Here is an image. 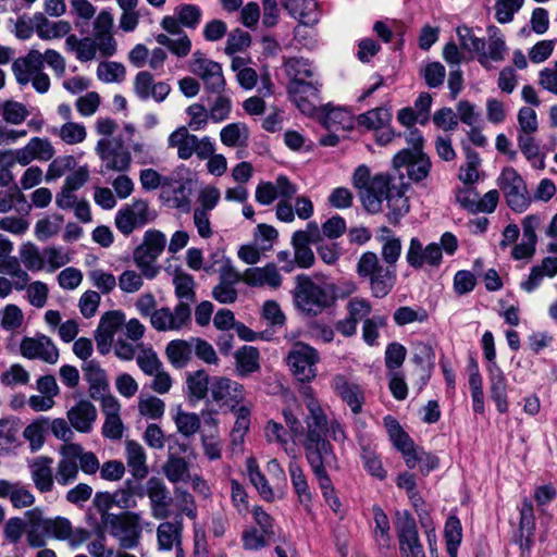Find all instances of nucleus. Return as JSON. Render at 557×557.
Returning <instances> with one entry per match:
<instances>
[{
  "mask_svg": "<svg viewBox=\"0 0 557 557\" xmlns=\"http://www.w3.org/2000/svg\"><path fill=\"white\" fill-rule=\"evenodd\" d=\"M444 535L448 555L450 557H457L458 546L462 539V528L460 520L457 517L451 516L447 519Z\"/></svg>",
  "mask_w": 557,
  "mask_h": 557,
  "instance_id": "nucleus-60",
  "label": "nucleus"
},
{
  "mask_svg": "<svg viewBox=\"0 0 557 557\" xmlns=\"http://www.w3.org/2000/svg\"><path fill=\"white\" fill-rule=\"evenodd\" d=\"M173 285L175 287V296L178 298V302L190 304L195 301V282L193 276L187 273L176 272L173 277Z\"/></svg>",
  "mask_w": 557,
  "mask_h": 557,
  "instance_id": "nucleus-57",
  "label": "nucleus"
},
{
  "mask_svg": "<svg viewBox=\"0 0 557 557\" xmlns=\"http://www.w3.org/2000/svg\"><path fill=\"white\" fill-rule=\"evenodd\" d=\"M247 471H248V476H249L250 482L257 488V491L263 497V499H265L268 502L273 500L274 499L273 491H272L271 486L269 485L268 480L265 479L263 473H261L258 465L256 463V461L253 459H249L247 461Z\"/></svg>",
  "mask_w": 557,
  "mask_h": 557,
  "instance_id": "nucleus-62",
  "label": "nucleus"
},
{
  "mask_svg": "<svg viewBox=\"0 0 557 557\" xmlns=\"http://www.w3.org/2000/svg\"><path fill=\"white\" fill-rule=\"evenodd\" d=\"M146 494L150 500L151 516L158 520L168 519L170 511V493L164 482L156 476L146 483Z\"/></svg>",
  "mask_w": 557,
  "mask_h": 557,
  "instance_id": "nucleus-22",
  "label": "nucleus"
},
{
  "mask_svg": "<svg viewBox=\"0 0 557 557\" xmlns=\"http://www.w3.org/2000/svg\"><path fill=\"white\" fill-rule=\"evenodd\" d=\"M67 419L77 432L89 433L97 419V409L89 400L82 399L67 411Z\"/></svg>",
  "mask_w": 557,
  "mask_h": 557,
  "instance_id": "nucleus-30",
  "label": "nucleus"
},
{
  "mask_svg": "<svg viewBox=\"0 0 557 557\" xmlns=\"http://www.w3.org/2000/svg\"><path fill=\"white\" fill-rule=\"evenodd\" d=\"M405 176H354V185L362 206L370 213H377L384 200L397 215L408 212L409 206L405 197L408 183Z\"/></svg>",
  "mask_w": 557,
  "mask_h": 557,
  "instance_id": "nucleus-1",
  "label": "nucleus"
},
{
  "mask_svg": "<svg viewBox=\"0 0 557 557\" xmlns=\"http://www.w3.org/2000/svg\"><path fill=\"white\" fill-rule=\"evenodd\" d=\"M331 387L347 404L354 414L361 412L364 395L359 385L348 382L342 374H336L331 380Z\"/></svg>",
  "mask_w": 557,
  "mask_h": 557,
  "instance_id": "nucleus-24",
  "label": "nucleus"
},
{
  "mask_svg": "<svg viewBox=\"0 0 557 557\" xmlns=\"http://www.w3.org/2000/svg\"><path fill=\"white\" fill-rule=\"evenodd\" d=\"M507 50L506 42L502 36H491L487 42V50L482 49L478 61L485 69H492V62H502Z\"/></svg>",
  "mask_w": 557,
  "mask_h": 557,
  "instance_id": "nucleus-47",
  "label": "nucleus"
},
{
  "mask_svg": "<svg viewBox=\"0 0 557 557\" xmlns=\"http://www.w3.org/2000/svg\"><path fill=\"white\" fill-rule=\"evenodd\" d=\"M442 248L437 243L423 246L422 242L412 237L406 252V261L409 267L420 270L424 267L438 268L442 263Z\"/></svg>",
  "mask_w": 557,
  "mask_h": 557,
  "instance_id": "nucleus-16",
  "label": "nucleus"
},
{
  "mask_svg": "<svg viewBox=\"0 0 557 557\" xmlns=\"http://www.w3.org/2000/svg\"><path fill=\"white\" fill-rule=\"evenodd\" d=\"M52 459L38 456L29 463L30 478L36 488L41 493L50 492L53 487Z\"/></svg>",
  "mask_w": 557,
  "mask_h": 557,
  "instance_id": "nucleus-32",
  "label": "nucleus"
},
{
  "mask_svg": "<svg viewBox=\"0 0 557 557\" xmlns=\"http://www.w3.org/2000/svg\"><path fill=\"white\" fill-rule=\"evenodd\" d=\"M535 529V518L533 505L530 499L524 498L520 507V548L522 553L529 552L533 544V533Z\"/></svg>",
  "mask_w": 557,
  "mask_h": 557,
  "instance_id": "nucleus-36",
  "label": "nucleus"
},
{
  "mask_svg": "<svg viewBox=\"0 0 557 557\" xmlns=\"http://www.w3.org/2000/svg\"><path fill=\"white\" fill-rule=\"evenodd\" d=\"M85 380L89 384V394L92 399H100V396L109 388V381L106 371L100 363L90 359L82 366Z\"/></svg>",
  "mask_w": 557,
  "mask_h": 557,
  "instance_id": "nucleus-31",
  "label": "nucleus"
},
{
  "mask_svg": "<svg viewBox=\"0 0 557 557\" xmlns=\"http://www.w3.org/2000/svg\"><path fill=\"white\" fill-rule=\"evenodd\" d=\"M333 292V285L327 282L297 275L294 300L299 310L317 315L331 305Z\"/></svg>",
  "mask_w": 557,
  "mask_h": 557,
  "instance_id": "nucleus-5",
  "label": "nucleus"
},
{
  "mask_svg": "<svg viewBox=\"0 0 557 557\" xmlns=\"http://www.w3.org/2000/svg\"><path fill=\"white\" fill-rule=\"evenodd\" d=\"M182 521L161 522L157 528V543L159 550H171L182 544Z\"/></svg>",
  "mask_w": 557,
  "mask_h": 557,
  "instance_id": "nucleus-40",
  "label": "nucleus"
},
{
  "mask_svg": "<svg viewBox=\"0 0 557 557\" xmlns=\"http://www.w3.org/2000/svg\"><path fill=\"white\" fill-rule=\"evenodd\" d=\"M396 529L399 549L405 557H425L416 521L410 516L405 515L399 518Z\"/></svg>",
  "mask_w": 557,
  "mask_h": 557,
  "instance_id": "nucleus-20",
  "label": "nucleus"
},
{
  "mask_svg": "<svg viewBox=\"0 0 557 557\" xmlns=\"http://www.w3.org/2000/svg\"><path fill=\"white\" fill-rule=\"evenodd\" d=\"M44 532L49 539L58 541H67L72 548H77L85 543L88 537V531L84 529H74L71 521L64 517L46 518L44 516Z\"/></svg>",
  "mask_w": 557,
  "mask_h": 557,
  "instance_id": "nucleus-13",
  "label": "nucleus"
},
{
  "mask_svg": "<svg viewBox=\"0 0 557 557\" xmlns=\"http://www.w3.org/2000/svg\"><path fill=\"white\" fill-rule=\"evenodd\" d=\"M168 145L175 148L177 157L182 160L189 159L194 153L200 160H206L215 150L214 144L208 136L199 139L196 135L190 134L186 126H181L170 134Z\"/></svg>",
  "mask_w": 557,
  "mask_h": 557,
  "instance_id": "nucleus-9",
  "label": "nucleus"
},
{
  "mask_svg": "<svg viewBox=\"0 0 557 557\" xmlns=\"http://www.w3.org/2000/svg\"><path fill=\"white\" fill-rule=\"evenodd\" d=\"M391 121L392 113L387 108H375L358 116L359 125L375 131L389 125Z\"/></svg>",
  "mask_w": 557,
  "mask_h": 557,
  "instance_id": "nucleus-56",
  "label": "nucleus"
},
{
  "mask_svg": "<svg viewBox=\"0 0 557 557\" xmlns=\"http://www.w3.org/2000/svg\"><path fill=\"white\" fill-rule=\"evenodd\" d=\"M557 274V258L546 257L541 264L531 269L529 277L521 282L520 287L527 293H532L542 283L545 276L554 277Z\"/></svg>",
  "mask_w": 557,
  "mask_h": 557,
  "instance_id": "nucleus-37",
  "label": "nucleus"
},
{
  "mask_svg": "<svg viewBox=\"0 0 557 557\" xmlns=\"http://www.w3.org/2000/svg\"><path fill=\"white\" fill-rule=\"evenodd\" d=\"M166 244L165 235L157 230H149L144 235V240L134 250V262L146 278L152 280L159 273V268L153 263L163 252Z\"/></svg>",
  "mask_w": 557,
  "mask_h": 557,
  "instance_id": "nucleus-8",
  "label": "nucleus"
},
{
  "mask_svg": "<svg viewBox=\"0 0 557 557\" xmlns=\"http://www.w3.org/2000/svg\"><path fill=\"white\" fill-rule=\"evenodd\" d=\"M282 275L274 263L264 267L248 268L244 271V283L253 287H271L276 289L282 284Z\"/></svg>",
  "mask_w": 557,
  "mask_h": 557,
  "instance_id": "nucleus-27",
  "label": "nucleus"
},
{
  "mask_svg": "<svg viewBox=\"0 0 557 557\" xmlns=\"http://www.w3.org/2000/svg\"><path fill=\"white\" fill-rule=\"evenodd\" d=\"M186 384L189 396L195 400H201L208 395L209 384L211 385V382L205 370H198L188 374Z\"/></svg>",
  "mask_w": 557,
  "mask_h": 557,
  "instance_id": "nucleus-58",
  "label": "nucleus"
},
{
  "mask_svg": "<svg viewBox=\"0 0 557 557\" xmlns=\"http://www.w3.org/2000/svg\"><path fill=\"white\" fill-rule=\"evenodd\" d=\"M462 180V187L456 190V201L466 210L474 213L475 205L479 200V193L473 188V184L480 176H459Z\"/></svg>",
  "mask_w": 557,
  "mask_h": 557,
  "instance_id": "nucleus-50",
  "label": "nucleus"
},
{
  "mask_svg": "<svg viewBox=\"0 0 557 557\" xmlns=\"http://www.w3.org/2000/svg\"><path fill=\"white\" fill-rule=\"evenodd\" d=\"M21 352L28 359H39L50 364H54L59 359L57 346L46 335L25 337L21 343Z\"/></svg>",
  "mask_w": 557,
  "mask_h": 557,
  "instance_id": "nucleus-21",
  "label": "nucleus"
},
{
  "mask_svg": "<svg viewBox=\"0 0 557 557\" xmlns=\"http://www.w3.org/2000/svg\"><path fill=\"white\" fill-rule=\"evenodd\" d=\"M125 74V66L119 62L103 61L97 67L98 79L107 84L123 82Z\"/></svg>",
  "mask_w": 557,
  "mask_h": 557,
  "instance_id": "nucleus-61",
  "label": "nucleus"
},
{
  "mask_svg": "<svg viewBox=\"0 0 557 557\" xmlns=\"http://www.w3.org/2000/svg\"><path fill=\"white\" fill-rule=\"evenodd\" d=\"M194 351L193 337L189 341L174 339L171 341L166 348L165 354L173 367L181 369L187 366L191 359Z\"/></svg>",
  "mask_w": 557,
  "mask_h": 557,
  "instance_id": "nucleus-42",
  "label": "nucleus"
},
{
  "mask_svg": "<svg viewBox=\"0 0 557 557\" xmlns=\"http://www.w3.org/2000/svg\"><path fill=\"white\" fill-rule=\"evenodd\" d=\"M49 430V419L40 417L29 423L23 431V437L28 442L29 449L35 453L42 448Z\"/></svg>",
  "mask_w": 557,
  "mask_h": 557,
  "instance_id": "nucleus-45",
  "label": "nucleus"
},
{
  "mask_svg": "<svg viewBox=\"0 0 557 557\" xmlns=\"http://www.w3.org/2000/svg\"><path fill=\"white\" fill-rule=\"evenodd\" d=\"M126 460L136 479H144L148 474L147 456L139 443L135 441L126 443Z\"/></svg>",
  "mask_w": 557,
  "mask_h": 557,
  "instance_id": "nucleus-44",
  "label": "nucleus"
},
{
  "mask_svg": "<svg viewBox=\"0 0 557 557\" xmlns=\"http://www.w3.org/2000/svg\"><path fill=\"white\" fill-rule=\"evenodd\" d=\"M214 257H216V263L219 267L215 268L214 264L207 267L206 270L208 272H219L220 282L222 283L235 285L240 281L244 282V273L240 274L238 271H236L228 258L221 253H215Z\"/></svg>",
  "mask_w": 557,
  "mask_h": 557,
  "instance_id": "nucleus-52",
  "label": "nucleus"
},
{
  "mask_svg": "<svg viewBox=\"0 0 557 557\" xmlns=\"http://www.w3.org/2000/svg\"><path fill=\"white\" fill-rule=\"evenodd\" d=\"M284 69L290 78L287 86L289 97L302 113H312L321 87L314 66L308 59L293 57L284 62Z\"/></svg>",
  "mask_w": 557,
  "mask_h": 557,
  "instance_id": "nucleus-2",
  "label": "nucleus"
},
{
  "mask_svg": "<svg viewBox=\"0 0 557 557\" xmlns=\"http://www.w3.org/2000/svg\"><path fill=\"white\" fill-rule=\"evenodd\" d=\"M287 364L292 373L301 382H310L317 376V363L320 361L317 349L297 342L287 355Z\"/></svg>",
  "mask_w": 557,
  "mask_h": 557,
  "instance_id": "nucleus-10",
  "label": "nucleus"
},
{
  "mask_svg": "<svg viewBox=\"0 0 557 557\" xmlns=\"http://www.w3.org/2000/svg\"><path fill=\"white\" fill-rule=\"evenodd\" d=\"M134 91L140 100L145 101L151 98L160 103L171 92V86L165 82H154L150 72L141 71L135 76Z\"/></svg>",
  "mask_w": 557,
  "mask_h": 557,
  "instance_id": "nucleus-23",
  "label": "nucleus"
},
{
  "mask_svg": "<svg viewBox=\"0 0 557 557\" xmlns=\"http://www.w3.org/2000/svg\"><path fill=\"white\" fill-rule=\"evenodd\" d=\"M96 152L107 170L127 171L132 160L127 148L117 139H99L96 145Z\"/></svg>",
  "mask_w": 557,
  "mask_h": 557,
  "instance_id": "nucleus-15",
  "label": "nucleus"
},
{
  "mask_svg": "<svg viewBox=\"0 0 557 557\" xmlns=\"http://www.w3.org/2000/svg\"><path fill=\"white\" fill-rule=\"evenodd\" d=\"M283 8L304 26H312L319 21L315 0H280Z\"/></svg>",
  "mask_w": 557,
  "mask_h": 557,
  "instance_id": "nucleus-33",
  "label": "nucleus"
},
{
  "mask_svg": "<svg viewBox=\"0 0 557 557\" xmlns=\"http://www.w3.org/2000/svg\"><path fill=\"white\" fill-rule=\"evenodd\" d=\"M456 35L463 51L476 53L480 55L482 49L485 48V39L475 36L473 29L467 25H460L456 28Z\"/></svg>",
  "mask_w": 557,
  "mask_h": 557,
  "instance_id": "nucleus-54",
  "label": "nucleus"
},
{
  "mask_svg": "<svg viewBox=\"0 0 557 557\" xmlns=\"http://www.w3.org/2000/svg\"><path fill=\"white\" fill-rule=\"evenodd\" d=\"M101 521L104 529L119 540L122 547L134 548L137 546L141 533L139 513L132 511L121 515L106 512L102 515Z\"/></svg>",
  "mask_w": 557,
  "mask_h": 557,
  "instance_id": "nucleus-7",
  "label": "nucleus"
},
{
  "mask_svg": "<svg viewBox=\"0 0 557 557\" xmlns=\"http://www.w3.org/2000/svg\"><path fill=\"white\" fill-rule=\"evenodd\" d=\"M20 258L24 267L32 272L45 269L44 251L41 252L33 243H26L21 247Z\"/></svg>",
  "mask_w": 557,
  "mask_h": 557,
  "instance_id": "nucleus-59",
  "label": "nucleus"
},
{
  "mask_svg": "<svg viewBox=\"0 0 557 557\" xmlns=\"http://www.w3.org/2000/svg\"><path fill=\"white\" fill-rule=\"evenodd\" d=\"M236 373L247 376L260 369L259 350L252 346H243L235 355Z\"/></svg>",
  "mask_w": 557,
  "mask_h": 557,
  "instance_id": "nucleus-43",
  "label": "nucleus"
},
{
  "mask_svg": "<svg viewBox=\"0 0 557 557\" xmlns=\"http://www.w3.org/2000/svg\"><path fill=\"white\" fill-rule=\"evenodd\" d=\"M27 519L26 542L29 547L44 548L47 544V534L44 532V511L34 508L25 512Z\"/></svg>",
  "mask_w": 557,
  "mask_h": 557,
  "instance_id": "nucleus-34",
  "label": "nucleus"
},
{
  "mask_svg": "<svg viewBox=\"0 0 557 557\" xmlns=\"http://www.w3.org/2000/svg\"><path fill=\"white\" fill-rule=\"evenodd\" d=\"M373 518L375 522L374 539L381 549L391 547L392 537L389 534V521L385 512L380 507L373 508Z\"/></svg>",
  "mask_w": 557,
  "mask_h": 557,
  "instance_id": "nucleus-55",
  "label": "nucleus"
},
{
  "mask_svg": "<svg viewBox=\"0 0 557 557\" xmlns=\"http://www.w3.org/2000/svg\"><path fill=\"white\" fill-rule=\"evenodd\" d=\"M191 321V310L187 302H178L174 309L162 307L152 317L151 326L159 332L181 331Z\"/></svg>",
  "mask_w": 557,
  "mask_h": 557,
  "instance_id": "nucleus-14",
  "label": "nucleus"
},
{
  "mask_svg": "<svg viewBox=\"0 0 557 557\" xmlns=\"http://www.w3.org/2000/svg\"><path fill=\"white\" fill-rule=\"evenodd\" d=\"M210 394L218 405L235 410L246 403L245 387L228 377L215 376L211 380Z\"/></svg>",
  "mask_w": 557,
  "mask_h": 557,
  "instance_id": "nucleus-12",
  "label": "nucleus"
},
{
  "mask_svg": "<svg viewBox=\"0 0 557 557\" xmlns=\"http://www.w3.org/2000/svg\"><path fill=\"white\" fill-rule=\"evenodd\" d=\"M361 460L364 469L370 475L379 480H384L386 478V470L383 468L381 459L370 445L361 446Z\"/></svg>",
  "mask_w": 557,
  "mask_h": 557,
  "instance_id": "nucleus-64",
  "label": "nucleus"
},
{
  "mask_svg": "<svg viewBox=\"0 0 557 557\" xmlns=\"http://www.w3.org/2000/svg\"><path fill=\"white\" fill-rule=\"evenodd\" d=\"M356 273L368 284L371 296L379 299L385 298L397 282L396 268L384 263L374 251L360 255L356 263Z\"/></svg>",
  "mask_w": 557,
  "mask_h": 557,
  "instance_id": "nucleus-3",
  "label": "nucleus"
},
{
  "mask_svg": "<svg viewBox=\"0 0 557 557\" xmlns=\"http://www.w3.org/2000/svg\"><path fill=\"white\" fill-rule=\"evenodd\" d=\"M236 417V421L231 431L233 445L237 446L244 442V437L250 428L251 405L243 404L235 410H231Z\"/></svg>",
  "mask_w": 557,
  "mask_h": 557,
  "instance_id": "nucleus-48",
  "label": "nucleus"
},
{
  "mask_svg": "<svg viewBox=\"0 0 557 557\" xmlns=\"http://www.w3.org/2000/svg\"><path fill=\"white\" fill-rule=\"evenodd\" d=\"M491 398L500 413L508 411L507 380L497 363L487 366Z\"/></svg>",
  "mask_w": 557,
  "mask_h": 557,
  "instance_id": "nucleus-29",
  "label": "nucleus"
},
{
  "mask_svg": "<svg viewBox=\"0 0 557 557\" xmlns=\"http://www.w3.org/2000/svg\"><path fill=\"white\" fill-rule=\"evenodd\" d=\"M189 70L202 81H206L207 77L221 72L222 66L218 62L207 59L202 52L196 51L190 60Z\"/></svg>",
  "mask_w": 557,
  "mask_h": 557,
  "instance_id": "nucleus-53",
  "label": "nucleus"
},
{
  "mask_svg": "<svg viewBox=\"0 0 557 557\" xmlns=\"http://www.w3.org/2000/svg\"><path fill=\"white\" fill-rule=\"evenodd\" d=\"M150 221L149 208L145 201H135L119 210L115 216L117 230L128 236L135 228L143 227Z\"/></svg>",
  "mask_w": 557,
  "mask_h": 557,
  "instance_id": "nucleus-19",
  "label": "nucleus"
},
{
  "mask_svg": "<svg viewBox=\"0 0 557 557\" xmlns=\"http://www.w3.org/2000/svg\"><path fill=\"white\" fill-rule=\"evenodd\" d=\"M405 138L412 149H403L394 156V170L406 169L407 174H429L432 163L423 152L424 137L422 133L418 128L411 127L408 128Z\"/></svg>",
  "mask_w": 557,
  "mask_h": 557,
  "instance_id": "nucleus-6",
  "label": "nucleus"
},
{
  "mask_svg": "<svg viewBox=\"0 0 557 557\" xmlns=\"http://www.w3.org/2000/svg\"><path fill=\"white\" fill-rule=\"evenodd\" d=\"M21 425L16 418L0 419V455L10 453L21 445Z\"/></svg>",
  "mask_w": 557,
  "mask_h": 557,
  "instance_id": "nucleus-41",
  "label": "nucleus"
},
{
  "mask_svg": "<svg viewBox=\"0 0 557 557\" xmlns=\"http://www.w3.org/2000/svg\"><path fill=\"white\" fill-rule=\"evenodd\" d=\"M173 420L177 432L185 437L195 435L201 426V420L197 413L184 411L181 407L177 408Z\"/></svg>",
  "mask_w": 557,
  "mask_h": 557,
  "instance_id": "nucleus-51",
  "label": "nucleus"
},
{
  "mask_svg": "<svg viewBox=\"0 0 557 557\" xmlns=\"http://www.w3.org/2000/svg\"><path fill=\"white\" fill-rule=\"evenodd\" d=\"M498 186L512 211L522 213L531 205L532 197L522 176H500Z\"/></svg>",
  "mask_w": 557,
  "mask_h": 557,
  "instance_id": "nucleus-17",
  "label": "nucleus"
},
{
  "mask_svg": "<svg viewBox=\"0 0 557 557\" xmlns=\"http://www.w3.org/2000/svg\"><path fill=\"white\" fill-rule=\"evenodd\" d=\"M77 448L71 444L64 445L61 450V458L58 462L55 480L58 484L66 486L73 483L78 476Z\"/></svg>",
  "mask_w": 557,
  "mask_h": 557,
  "instance_id": "nucleus-28",
  "label": "nucleus"
},
{
  "mask_svg": "<svg viewBox=\"0 0 557 557\" xmlns=\"http://www.w3.org/2000/svg\"><path fill=\"white\" fill-rule=\"evenodd\" d=\"M305 114L314 116L327 129H350L354 126V119L349 110L334 107L332 103L320 104V100L315 102L312 113Z\"/></svg>",
  "mask_w": 557,
  "mask_h": 557,
  "instance_id": "nucleus-18",
  "label": "nucleus"
},
{
  "mask_svg": "<svg viewBox=\"0 0 557 557\" xmlns=\"http://www.w3.org/2000/svg\"><path fill=\"white\" fill-rule=\"evenodd\" d=\"M198 187V182L191 176H171L162 185L161 199L170 207L189 211L190 197Z\"/></svg>",
  "mask_w": 557,
  "mask_h": 557,
  "instance_id": "nucleus-11",
  "label": "nucleus"
},
{
  "mask_svg": "<svg viewBox=\"0 0 557 557\" xmlns=\"http://www.w3.org/2000/svg\"><path fill=\"white\" fill-rule=\"evenodd\" d=\"M288 472L293 487L298 495L300 503L307 506L311 502V493L304 471L297 462L296 455L292 456L288 465Z\"/></svg>",
  "mask_w": 557,
  "mask_h": 557,
  "instance_id": "nucleus-46",
  "label": "nucleus"
},
{
  "mask_svg": "<svg viewBox=\"0 0 557 557\" xmlns=\"http://www.w3.org/2000/svg\"><path fill=\"white\" fill-rule=\"evenodd\" d=\"M44 71L42 53L32 49L25 57L17 58L12 63V72L16 82L21 86H26L29 82Z\"/></svg>",
  "mask_w": 557,
  "mask_h": 557,
  "instance_id": "nucleus-25",
  "label": "nucleus"
},
{
  "mask_svg": "<svg viewBox=\"0 0 557 557\" xmlns=\"http://www.w3.org/2000/svg\"><path fill=\"white\" fill-rule=\"evenodd\" d=\"M249 137V127L244 122L230 123L220 131V140L226 147L246 148Z\"/></svg>",
  "mask_w": 557,
  "mask_h": 557,
  "instance_id": "nucleus-39",
  "label": "nucleus"
},
{
  "mask_svg": "<svg viewBox=\"0 0 557 557\" xmlns=\"http://www.w3.org/2000/svg\"><path fill=\"white\" fill-rule=\"evenodd\" d=\"M309 414L306 419L307 433L302 446L308 460L331 458L334 456L332 445L326 440L327 419L314 396L305 400Z\"/></svg>",
  "mask_w": 557,
  "mask_h": 557,
  "instance_id": "nucleus-4",
  "label": "nucleus"
},
{
  "mask_svg": "<svg viewBox=\"0 0 557 557\" xmlns=\"http://www.w3.org/2000/svg\"><path fill=\"white\" fill-rule=\"evenodd\" d=\"M36 34L42 40L67 36L72 29L67 21H50L45 13H35Z\"/></svg>",
  "mask_w": 557,
  "mask_h": 557,
  "instance_id": "nucleus-35",
  "label": "nucleus"
},
{
  "mask_svg": "<svg viewBox=\"0 0 557 557\" xmlns=\"http://www.w3.org/2000/svg\"><path fill=\"white\" fill-rule=\"evenodd\" d=\"M85 182V176H67L61 191L55 197V205L63 210L72 209L77 202L74 191L79 189Z\"/></svg>",
  "mask_w": 557,
  "mask_h": 557,
  "instance_id": "nucleus-49",
  "label": "nucleus"
},
{
  "mask_svg": "<svg viewBox=\"0 0 557 557\" xmlns=\"http://www.w3.org/2000/svg\"><path fill=\"white\" fill-rule=\"evenodd\" d=\"M175 15L182 26L196 29L202 17V10L197 4L184 3L175 8Z\"/></svg>",
  "mask_w": 557,
  "mask_h": 557,
  "instance_id": "nucleus-63",
  "label": "nucleus"
},
{
  "mask_svg": "<svg viewBox=\"0 0 557 557\" xmlns=\"http://www.w3.org/2000/svg\"><path fill=\"white\" fill-rule=\"evenodd\" d=\"M297 193V187L286 176H278L276 185L270 182H262L256 190V199L259 203L268 206L277 197L292 198Z\"/></svg>",
  "mask_w": 557,
  "mask_h": 557,
  "instance_id": "nucleus-26",
  "label": "nucleus"
},
{
  "mask_svg": "<svg viewBox=\"0 0 557 557\" xmlns=\"http://www.w3.org/2000/svg\"><path fill=\"white\" fill-rule=\"evenodd\" d=\"M89 169L84 156H59L49 164L47 174H88Z\"/></svg>",
  "mask_w": 557,
  "mask_h": 557,
  "instance_id": "nucleus-38",
  "label": "nucleus"
}]
</instances>
